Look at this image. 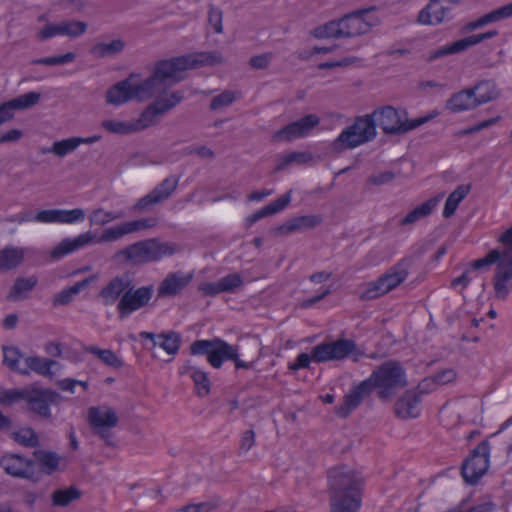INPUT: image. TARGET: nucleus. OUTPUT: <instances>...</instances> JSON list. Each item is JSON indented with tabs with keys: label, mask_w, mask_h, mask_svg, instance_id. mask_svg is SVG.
<instances>
[{
	"label": "nucleus",
	"mask_w": 512,
	"mask_h": 512,
	"mask_svg": "<svg viewBox=\"0 0 512 512\" xmlns=\"http://www.w3.org/2000/svg\"><path fill=\"white\" fill-rule=\"evenodd\" d=\"M180 177L171 175L156 185L147 195L141 197L131 207L136 213L151 211L156 205L162 204L169 199L179 185Z\"/></svg>",
	"instance_id": "nucleus-13"
},
{
	"label": "nucleus",
	"mask_w": 512,
	"mask_h": 512,
	"mask_svg": "<svg viewBox=\"0 0 512 512\" xmlns=\"http://www.w3.org/2000/svg\"><path fill=\"white\" fill-rule=\"evenodd\" d=\"M512 17V2L481 16L484 26Z\"/></svg>",
	"instance_id": "nucleus-54"
},
{
	"label": "nucleus",
	"mask_w": 512,
	"mask_h": 512,
	"mask_svg": "<svg viewBox=\"0 0 512 512\" xmlns=\"http://www.w3.org/2000/svg\"><path fill=\"white\" fill-rule=\"evenodd\" d=\"M291 220L294 232H296L303 229H312L317 227L322 222V217L319 215H303Z\"/></svg>",
	"instance_id": "nucleus-55"
},
{
	"label": "nucleus",
	"mask_w": 512,
	"mask_h": 512,
	"mask_svg": "<svg viewBox=\"0 0 512 512\" xmlns=\"http://www.w3.org/2000/svg\"><path fill=\"white\" fill-rule=\"evenodd\" d=\"M25 402L27 410L34 415L45 419H51V405H58L62 396L55 390L30 386L26 392Z\"/></svg>",
	"instance_id": "nucleus-11"
},
{
	"label": "nucleus",
	"mask_w": 512,
	"mask_h": 512,
	"mask_svg": "<svg viewBox=\"0 0 512 512\" xmlns=\"http://www.w3.org/2000/svg\"><path fill=\"white\" fill-rule=\"evenodd\" d=\"M41 98L39 92L31 91L0 104V125L14 117L15 110L28 109L36 105Z\"/></svg>",
	"instance_id": "nucleus-22"
},
{
	"label": "nucleus",
	"mask_w": 512,
	"mask_h": 512,
	"mask_svg": "<svg viewBox=\"0 0 512 512\" xmlns=\"http://www.w3.org/2000/svg\"><path fill=\"white\" fill-rule=\"evenodd\" d=\"M87 24L82 21H63L58 24H47L40 31V39L47 40L58 35H66L72 38L84 34Z\"/></svg>",
	"instance_id": "nucleus-24"
},
{
	"label": "nucleus",
	"mask_w": 512,
	"mask_h": 512,
	"mask_svg": "<svg viewBox=\"0 0 512 512\" xmlns=\"http://www.w3.org/2000/svg\"><path fill=\"white\" fill-rule=\"evenodd\" d=\"M132 280L126 273L117 275L99 291L98 297L102 299L105 306H110L119 301L124 293L130 288Z\"/></svg>",
	"instance_id": "nucleus-21"
},
{
	"label": "nucleus",
	"mask_w": 512,
	"mask_h": 512,
	"mask_svg": "<svg viewBox=\"0 0 512 512\" xmlns=\"http://www.w3.org/2000/svg\"><path fill=\"white\" fill-rule=\"evenodd\" d=\"M57 362L52 359L41 358L38 356L26 357L24 359L23 369H19V373L22 375H28L30 371H33L39 375L52 376L51 367Z\"/></svg>",
	"instance_id": "nucleus-34"
},
{
	"label": "nucleus",
	"mask_w": 512,
	"mask_h": 512,
	"mask_svg": "<svg viewBox=\"0 0 512 512\" xmlns=\"http://www.w3.org/2000/svg\"><path fill=\"white\" fill-rule=\"evenodd\" d=\"M441 198L442 195L440 194L417 206L400 220L399 225L402 227L412 226L417 221L429 216L434 211Z\"/></svg>",
	"instance_id": "nucleus-31"
},
{
	"label": "nucleus",
	"mask_w": 512,
	"mask_h": 512,
	"mask_svg": "<svg viewBox=\"0 0 512 512\" xmlns=\"http://www.w3.org/2000/svg\"><path fill=\"white\" fill-rule=\"evenodd\" d=\"M125 43L121 39L112 40L110 43H97L95 44L90 52L95 57L105 58L114 56L123 51Z\"/></svg>",
	"instance_id": "nucleus-45"
},
{
	"label": "nucleus",
	"mask_w": 512,
	"mask_h": 512,
	"mask_svg": "<svg viewBox=\"0 0 512 512\" xmlns=\"http://www.w3.org/2000/svg\"><path fill=\"white\" fill-rule=\"evenodd\" d=\"M75 57H76V55L73 52H68L63 55L35 59L32 61V64L47 65V66L63 65V64L70 63V62L74 61Z\"/></svg>",
	"instance_id": "nucleus-57"
},
{
	"label": "nucleus",
	"mask_w": 512,
	"mask_h": 512,
	"mask_svg": "<svg viewBox=\"0 0 512 512\" xmlns=\"http://www.w3.org/2000/svg\"><path fill=\"white\" fill-rule=\"evenodd\" d=\"M499 242L503 245V249H493L488 252L486 256L483 258L476 259L471 262V268L474 270H479L483 268L490 267L492 264L501 263L504 259V255L507 250L512 248V224L511 227L508 228L500 237Z\"/></svg>",
	"instance_id": "nucleus-26"
},
{
	"label": "nucleus",
	"mask_w": 512,
	"mask_h": 512,
	"mask_svg": "<svg viewBox=\"0 0 512 512\" xmlns=\"http://www.w3.org/2000/svg\"><path fill=\"white\" fill-rule=\"evenodd\" d=\"M376 127L379 126L387 135H402L414 130L434 118V114L416 119H408L405 109L391 105L378 107L370 113Z\"/></svg>",
	"instance_id": "nucleus-4"
},
{
	"label": "nucleus",
	"mask_w": 512,
	"mask_h": 512,
	"mask_svg": "<svg viewBox=\"0 0 512 512\" xmlns=\"http://www.w3.org/2000/svg\"><path fill=\"white\" fill-rule=\"evenodd\" d=\"M191 355H205L209 364L218 369L225 360L236 358V346L220 338L196 340L190 345Z\"/></svg>",
	"instance_id": "nucleus-9"
},
{
	"label": "nucleus",
	"mask_w": 512,
	"mask_h": 512,
	"mask_svg": "<svg viewBox=\"0 0 512 512\" xmlns=\"http://www.w3.org/2000/svg\"><path fill=\"white\" fill-rule=\"evenodd\" d=\"M235 100L236 97L234 92L225 90L211 100L209 108L212 111H216L222 107L231 105Z\"/></svg>",
	"instance_id": "nucleus-60"
},
{
	"label": "nucleus",
	"mask_w": 512,
	"mask_h": 512,
	"mask_svg": "<svg viewBox=\"0 0 512 512\" xmlns=\"http://www.w3.org/2000/svg\"><path fill=\"white\" fill-rule=\"evenodd\" d=\"M83 351L96 356L102 363L114 369H120L124 362L110 349H101L94 345H84Z\"/></svg>",
	"instance_id": "nucleus-37"
},
{
	"label": "nucleus",
	"mask_w": 512,
	"mask_h": 512,
	"mask_svg": "<svg viewBox=\"0 0 512 512\" xmlns=\"http://www.w3.org/2000/svg\"><path fill=\"white\" fill-rule=\"evenodd\" d=\"M28 387H25L23 389H12V390H5L0 394V403L3 405H10L13 402L17 400H24L27 397Z\"/></svg>",
	"instance_id": "nucleus-61"
},
{
	"label": "nucleus",
	"mask_w": 512,
	"mask_h": 512,
	"mask_svg": "<svg viewBox=\"0 0 512 512\" xmlns=\"http://www.w3.org/2000/svg\"><path fill=\"white\" fill-rule=\"evenodd\" d=\"M377 136L376 124L371 114L357 116L352 125L345 128L332 142L333 151L341 153L374 140Z\"/></svg>",
	"instance_id": "nucleus-7"
},
{
	"label": "nucleus",
	"mask_w": 512,
	"mask_h": 512,
	"mask_svg": "<svg viewBox=\"0 0 512 512\" xmlns=\"http://www.w3.org/2000/svg\"><path fill=\"white\" fill-rule=\"evenodd\" d=\"M312 35L317 39L326 38H344V32L342 30L341 18L331 20L323 25H320L313 29Z\"/></svg>",
	"instance_id": "nucleus-42"
},
{
	"label": "nucleus",
	"mask_w": 512,
	"mask_h": 512,
	"mask_svg": "<svg viewBox=\"0 0 512 512\" xmlns=\"http://www.w3.org/2000/svg\"><path fill=\"white\" fill-rule=\"evenodd\" d=\"M471 88L474 90V95L476 96L479 106L493 101L499 96L497 86L492 80H482Z\"/></svg>",
	"instance_id": "nucleus-38"
},
{
	"label": "nucleus",
	"mask_w": 512,
	"mask_h": 512,
	"mask_svg": "<svg viewBox=\"0 0 512 512\" xmlns=\"http://www.w3.org/2000/svg\"><path fill=\"white\" fill-rule=\"evenodd\" d=\"M192 276L182 272L169 273L157 289L159 298L173 297L179 294L191 281Z\"/></svg>",
	"instance_id": "nucleus-28"
},
{
	"label": "nucleus",
	"mask_w": 512,
	"mask_h": 512,
	"mask_svg": "<svg viewBox=\"0 0 512 512\" xmlns=\"http://www.w3.org/2000/svg\"><path fill=\"white\" fill-rule=\"evenodd\" d=\"M95 240V235L92 232H86L78 235L75 238H65L61 240L50 252V257L53 260H59L81 248L90 244Z\"/></svg>",
	"instance_id": "nucleus-27"
},
{
	"label": "nucleus",
	"mask_w": 512,
	"mask_h": 512,
	"mask_svg": "<svg viewBox=\"0 0 512 512\" xmlns=\"http://www.w3.org/2000/svg\"><path fill=\"white\" fill-rule=\"evenodd\" d=\"M126 234V230L124 228V224L121 223L114 227L106 228L101 236L96 240L97 243H108V242H114L122 237H124Z\"/></svg>",
	"instance_id": "nucleus-56"
},
{
	"label": "nucleus",
	"mask_w": 512,
	"mask_h": 512,
	"mask_svg": "<svg viewBox=\"0 0 512 512\" xmlns=\"http://www.w3.org/2000/svg\"><path fill=\"white\" fill-rule=\"evenodd\" d=\"M272 58L273 54L271 52L259 54L250 58L249 65L254 69H266Z\"/></svg>",
	"instance_id": "nucleus-64"
},
{
	"label": "nucleus",
	"mask_w": 512,
	"mask_h": 512,
	"mask_svg": "<svg viewBox=\"0 0 512 512\" xmlns=\"http://www.w3.org/2000/svg\"><path fill=\"white\" fill-rule=\"evenodd\" d=\"M85 219V211L81 208L72 210L60 209V223H76Z\"/></svg>",
	"instance_id": "nucleus-62"
},
{
	"label": "nucleus",
	"mask_w": 512,
	"mask_h": 512,
	"mask_svg": "<svg viewBox=\"0 0 512 512\" xmlns=\"http://www.w3.org/2000/svg\"><path fill=\"white\" fill-rule=\"evenodd\" d=\"M126 234H132L138 231L147 230L155 227L158 224V220L155 217H148L142 219H136L128 222H123Z\"/></svg>",
	"instance_id": "nucleus-52"
},
{
	"label": "nucleus",
	"mask_w": 512,
	"mask_h": 512,
	"mask_svg": "<svg viewBox=\"0 0 512 512\" xmlns=\"http://www.w3.org/2000/svg\"><path fill=\"white\" fill-rule=\"evenodd\" d=\"M409 266L410 260L402 259L379 277L387 292H390L406 280L409 274Z\"/></svg>",
	"instance_id": "nucleus-30"
},
{
	"label": "nucleus",
	"mask_w": 512,
	"mask_h": 512,
	"mask_svg": "<svg viewBox=\"0 0 512 512\" xmlns=\"http://www.w3.org/2000/svg\"><path fill=\"white\" fill-rule=\"evenodd\" d=\"M180 250L179 245L172 242H160L156 238L138 241L118 250L113 258L124 260L134 265L159 261L163 257L172 256Z\"/></svg>",
	"instance_id": "nucleus-3"
},
{
	"label": "nucleus",
	"mask_w": 512,
	"mask_h": 512,
	"mask_svg": "<svg viewBox=\"0 0 512 512\" xmlns=\"http://www.w3.org/2000/svg\"><path fill=\"white\" fill-rule=\"evenodd\" d=\"M290 201L291 191H288L286 194L280 196L273 202L269 203L260 210L248 216L246 219L247 224L252 225L264 217L271 216L280 212L290 203Z\"/></svg>",
	"instance_id": "nucleus-32"
},
{
	"label": "nucleus",
	"mask_w": 512,
	"mask_h": 512,
	"mask_svg": "<svg viewBox=\"0 0 512 512\" xmlns=\"http://www.w3.org/2000/svg\"><path fill=\"white\" fill-rule=\"evenodd\" d=\"M81 497V491L76 487L58 489L52 494V504L58 507L68 506L71 502Z\"/></svg>",
	"instance_id": "nucleus-46"
},
{
	"label": "nucleus",
	"mask_w": 512,
	"mask_h": 512,
	"mask_svg": "<svg viewBox=\"0 0 512 512\" xmlns=\"http://www.w3.org/2000/svg\"><path fill=\"white\" fill-rule=\"evenodd\" d=\"M356 350V343L351 339H338L334 342H323L312 348L311 354L300 353L295 362L288 365L289 370L309 368L313 360L317 363L342 360Z\"/></svg>",
	"instance_id": "nucleus-6"
},
{
	"label": "nucleus",
	"mask_w": 512,
	"mask_h": 512,
	"mask_svg": "<svg viewBox=\"0 0 512 512\" xmlns=\"http://www.w3.org/2000/svg\"><path fill=\"white\" fill-rule=\"evenodd\" d=\"M79 147V141H76V137H70L60 141H55L49 150L52 154L58 157H65L69 153L73 152Z\"/></svg>",
	"instance_id": "nucleus-51"
},
{
	"label": "nucleus",
	"mask_w": 512,
	"mask_h": 512,
	"mask_svg": "<svg viewBox=\"0 0 512 512\" xmlns=\"http://www.w3.org/2000/svg\"><path fill=\"white\" fill-rule=\"evenodd\" d=\"M34 218L41 223H60V209L41 210Z\"/></svg>",
	"instance_id": "nucleus-63"
},
{
	"label": "nucleus",
	"mask_w": 512,
	"mask_h": 512,
	"mask_svg": "<svg viewBox=\"0 0 512 512\" xmlns=\"http://www.w3.org/2000/svg\"><path fill=\"white\" fill-rule=\"evenodd\" d=\"M24 260V250L8 246L0 250V271H9L16 268Z\"/></svg>",
	"instance_id": "nucleus-35"
},
{
	"label": "nucleus",
	"mask_w": 512,
	"mask_h": 512,
	"mask_svg": "<svg viewBox=\"0 0 512 512\" xmlns=\"http://www.w3.org/2000/svg\"><path fill=\"white\" fill-rule=\"evenodd\" d=\"M375 10V7L368 9H360L344 15L341 18L342 30L344 38H353L368 33L373 23L365 20L364 15Z\"/></svg>",
	"instance_id": "nucleus-18"
},
{
	"label": "nucleus",
	"mask_w": 512,
	"mask_h": 512,
	"mask_svg": "<svg viewBox=\"0 0 512 512\" xmlns=\"http://www.w3.org/2000/svg\"><path fill=\"white\" fill-rule=\"evenodd\" d=\"M184 99V93L180 90L169 92L166 96L156 97L140 114L136 121L135 129L144 130L157 125L161 118L180 104Z\"/></svg>",
	"instance_id": "nucleus-8"
},
{
	"label": "nucleus",
	"mask_w": 512,
	"mask_h": 512,
	"mask_svg": "<svg viewBox=\"0 0 512 512\" xmlns=\"http://www.w3.org/2000/svg\"><path fill=\"white\" fill-rule=\"evenodd\" d=\"M38 283L36 276L18 277L16 278L9 294L8 299L20 300L27 297V294L32 291Z\"/></svg>",
	"instance_id": "nucleus-39"
},
{
	"label": "nucleus",
	"mask_w": 512,
	"mask_h": 512,
	"mask_svg": "<svg viewBox=\"0 0 512 512\" xmlns=\"http://www.w3.org/2000/svg\"><path fill=\"white\" fill-rule=\"evenodd\" d=\"M102 127L111 133L117 134H128L136 131L134 124L115 120H104L102 122Z\"/></svg>",
	"instance_id": "nucleus-58"
},
{
	"label": "nucleus",
	"mask_w": 512,
	"mask_h": 512,
	"mask_svg": "<svg viewBox=\"0 0 512 512\" xmlns=\"http://www.w3.org/2000/svg\"><path fill=\"white\" fill-rule=\"evenodd\" d=\"M33 456L43 473L51 475L58 469L60 456L57 453L40 449L35 450Z\"/></svg>",
	"instance_id": "nucleus-40"
},
{
	"label": "nucleus",
	"mask_w": 512,
	"mask_h": 512,
	"mask_svg": "<svg viewBox=\"0 0 512 512\" xmlns=\"http://www.w3.org/2000/svg\"><path fill=\"white\" fill-rule=\"evenodd\" d=\"M123 216V212L105 211L102 208H97L91 212L89 221L91 225L104 226L111 221L122 218Z\"/></svg>",
	"instance_id": "nucleus-47"
},
{
	"label": "nucleus",
	"mask_w": 512,
	"mask_h": 512,
	"mask_svg": "<svg viewBox=\"0 0 512 512\" xmlns=\"http://www.w3.org/2000/svg\"><path fill=\"white\" fill-rule=\"evenodd\" d=\"M222 63H224V58L217 51L195 52L159 60L154 64L152 74L144 81L137 83L140 102L153 97L168 95L167 89L182 80L181 77H177V74L181 71Z\"/></svg>",
	"instance_id": "nucleus-1"
},
{
	"label": "nucleus",
	"mask_w": 512,
	"mask_h": 512,
	"mask_svg": "<svg viewBox=\"0 0 512 512\" xmlns=\"http://www.w3.org/2000/svg\"><path fill=\"white\" fill-rule=\"evenodd\" d=\"M310 158L311 156L305 152H291L286 155H281L277 158V164L274 168V171L280 172L292 163H305L310 160Z\"/></svg>",
	"instance_id": "nucleus-49"
},
{
	"label": "nucleus",
	"mask_w": 512,
	"mask_h": 512,
	"mask_svg": "<svg viewBox=\"0 0 512 512\" xmlns=\"http://www.w3.org/2000/svg\"><path fill=\"white\" fill-rule=\"evenodd\" d=\"M454 18L452 8L444 5L440 0H429L428 4L420 10L417 22L422 25H440Z\"/></svg>",
	"instance_id": "nucleus-17"
},
{
	"label": "nucleus",
	"mask_w": 512,
	"mask_h": 512,
	"mask_svg": "<svg viewBox=\"0 0 512 512\" xmlns=\"http://www.w3.org/2000/svg\"><path fill=\"white\" fill-rule=\"evenodd\" d=\"M134 77L135 75L131 74L128 78L110 87L106 92V102L119 106L133 99L140 101L138 86L132 83Z\"/></svg>",
	"instance_id": "nucleus-19"
},
{
	"label": "nucleus",
	"mask_w": 512,
	"mask_h": 512,
	"mask_svg": "<svg viewBox=\"0 0 512 512\" xmlns=\"http://www.w3.org/2000/svg\"><path fill=\"white\" fill-rule=\"evenodd\" d=\"M181 374H189L194 382L196 393L200 397H204L210 392V380L206 372L195 367L188 361L181 371Z\"/></svg>",
	"instance_id": "nucleus-33"
},
{
	"label": "nucleus",
	"mask_w": 512,
	"mask_h": 512,
	"mask_svg": "<svg viewBox=\"0 0 512 512\" xmlns=\"http://www.w3.org/2000/svg\"><path fill=\"white\" fill-rule=\"evenodd\" d=\"M220 282V290L223 292H234L237 288L243 285V279L238 273L228 274L221 279Z\"/></svg>",
	"instance_id": "nucleus-59"
},
{
	"label": "nucleus",
	"mask_w": 512,
	"mask_h": 512,
	"mask_svg": "<svg viewBox=\"0 0 512 512\" xmlns=\"http://www.w3.org/2000/svg\"><path fill=\"white\" fill-rule=\"evenodd\" d=\"M387 293L382 280L378 277L375 281L368 282L365 285L359 297L361 300L368 301L377 299Z\"/></svg>",
	"instance_id": "nucleus-50"
},
{
	"label": "nucleus",
	"mask_w": 512,
	"mask_h": 512,
	"mask_svg": "<svg viewBox=\"0 0 512 512\" xmlns=\"http://www.w3.org/2000/svg\"><path fill=\"white\" fill-rule=\"evenodd\" d=\"M366 380L372 390H377V396L381 400L391 399L398 390L408 385L405 369L396 360L385 361Z\"/></svg>",
	"instance_id": "nucleus-5"
},
{
	"label": "nucleus",
	"mask_w": 512,
	"mask_h": 512,
	"mask_svg": "<svg viewBox=\"0 0 512 512\" xmlns=\"http://www.w3.org/2000/svg\"><path fill=\"white\" fill-rule=\"evenodd\" d=\"M4 358L3 363L10 370L19 373V369H23V366L19 365L20 359L23 358V354L17 347H4Z\"/></svg>",
	"instance_id": "nucleus-53"
},
{
	"label": "nucleus",
	"mask_w": 512,
	"mask_h": 512,
	"mask_svg": "<svg viewBox=\"0 0 512 512\" xmlns=\"http://www.w3.org/2000/svg\"><path fill=\"white\" fill-rule=\"evenodd\" d=\"M471 185H459L446 199L443 216L450 218L457 210L460 202L469 194Z\"/></svg>",
	"instance_id": "nucleus-41"
},
{
	"label": "nucleus",
	"mask_w": 512,
	"mask_h": 512,
	"mask_svg": "<svg viewBox=\"0 0 512 512\" xmlns=\"http://www.w3.org/2000/svg\"><path fill=\"white\" fill-rule=\"evenodd\" d=\"M95 279L96 276H90L66 289H63L54 297L53 305L58 306L69 304L73 300L74 296H76L84 288L88 287L93 281H95Z\"/></svg>",
	"instance_id": "nucleus-36"
},
{
	"label": "nucleus",
	"mask_w": 512,
	"mask_h": 512,
	"mask_svg": "<svg viewBox=\"0 0 512 512\" xmlns=\"http://www.w3.org/2000/svg\"><path fill=\"white\" fill-rule=\"evenodd\" d=\"M512 248L506 251L504 259L497 265L493 276L494 297L506 300L512 289Z\"/></svg>",
	"instance_id": "nucleus-16"
},
{
	"label": "nucleus",
	"mask_w": 512,
	"mask_h": 512,
	"mask_svg": "<svg viewBox=\"0 0 512 512\" xmlns=\"http://www.w3.org/2000/svg\"><path fill=\"white\" fill-rule=\"evenodd\" d=\"M0 466L13 477L30 479L34 475L35 460L19 454L5 455L0 460Z\"/></svg>",
	"instance_id": "nucleus-20"
},
{
	"label": "nucleus",
	"mask_w": 512,
	"mask_h": 512,
	"mask_svg": "<svg viewBox=\"0 0 512 512\" xmlns=\"http://www.w3.org/2000/svg\"><path fill=\"white\" fill-rule=\"evenodd\" d=\"M422 399L414 390H407L400 396L394 404L395 415L402 419H413L420 415L419 405Z\"/></svg>",
	"instance_id": "nucleus-25"
},
{
	"label": "nucleus",
	"mask_w": 512,
	"mask_h": 512,
	"mask_svg": "<svg viewBox=\"0 0 512 512\" xmlns=\"http://www.w3.org/2000/svg\"><path fill=\"white\" fill-rule=\"evenodd\" d=\"M445 107L453 113H459L473 110L479 107V105L474 95V90H472V88H466L452 94L446 101Z\"/></svg>",
	"instance_id": "nucleus-29"
},
{
	"label": "nucleus",
	"mask_w": 512,
	"mask_h": 512,
	"mask_svg": "<svg viewBox=\"0 0 512 512\" xmlns=\"http://www.w3.org/2000/svg\"><path fill=\"white\" fill-rule=\"evenodd\" d=\"M88 423L93 434L100 437L108 446H114L111 430L118 425L119 418L111 407L106 405L90 407Z\"/></svg>",
	"instance_id": "nucleus-10"
},
{
	"label": "nucleus",
	"mask_w": 512,
	"mask_h": 512,
	"mask_svg": "<svg viewBox=\"0 0 512 512\" xmlns=\"http://www.w3.org/2000/svg\"><path fill=\"white\" fill-rule=\"evenodd\" d=\"M320 117L316 114H308L297 121L291 122L277 130L272 139L275 142H290L297 138L307 136L316 126L320 124Z\"/></svg>",
	"instance_id": "nucleus-15"
},
{
	"label": "nucleus",
	"mask_w": 512,
	"mask_h": 512,
	"mask_svg": "<svg viewBox=\"0 0 512 512\" xmlns=\"http://www.w3.org/2000/svg\"><path fill=\"white\" fill-rule=\"evenodd\" d=\"M489 442H480L461 466V474L467 484H476L489 468Z\"/></svg>",
	"instance_id": "nucleus-12"
},
{
	"label": "nucleus",
	"mask_w": 512,
	"mask_h": 512,
	"mask_svg": "<svg viewBox=\"0 0 512 512\" xmlns=\"http://www.w3.org/2000/svg\"><path fill=\"white\" fill-rule=\"evenodd\" d=\"M153 286H141L134 289L133 282L130 288L122 295L117 304V313L120 320L129 317L135 311L146 307L153 297Z\"/></svg>",
	"instance_id": "nucleus-14"
},
{
	"label": "nucleus",
	"mask_w": 512,
	"mask_h": 512,
	"mask_svg": "<svg viewBox=\"0 0 512 512\" xmlns=\"http://www.w3.org/2000/svg\"><path fill=\"white\" fill-rule=\"evenodd\" d=\"M13 439L25 447L35 448L39 445V437L31 427H24L14 432Z\"/></svg>",
	"instance_id": "nucleus-48"
},
{
	"label": "nucleus",
	"mask_w": 512,
	"mask_h": 512,
	"mask_svg": "<svg viewBox=\"0 0 512 512\" xmlns=\"http://www.w3.org/2000/svg\"><path fill=\"white\" fill-rule=\"evenodd\" d=\"M467 49H468V46L465 41V38H462V39H459L451 44L439 47V48L431 51L428 54L426 61L428 63H431L437 59H440V58H443V57H446V56H449L452 54L461 53Z\"/></svg>",
	"instance_id": "nucleus-43"
},
{
	"label": "nucleus",
	"mask_w": 512,
	"mask_h": 512,
	"mask_svg": "<svg viewBox=\"0 0 512 512\" xmlns=\"http://www.w3.org/2000/svg\"><path fill=\"white\" fill-rule=\"evenodd\" d=\"M327 482L331 512H358L365 483L359 472L347 465L332 467Z\"/></svg>",
	"instance_id": "nucleus-2"
},
{
	"label": "nucleus",
	"mask_w": 512,
	"mask_h": 512,
	"mask_svg": "<svg viewBox=\"0 0 512 512\" xmlns=\"http://www.w3.org/2000/svg\"><path fill=\"white\" fill-rule=\"evenodd\" d=\"M158 341H154V346L159 345L169 355H175L181 345V335L177 332L160 333L157 335Z\"/></svg>",
	"instance_id": "nucleus-44"
},
{
	"label": "nucleus",
	"mask_w": 512,
	"mask_h": 512,
	"mask_svg": "<svg viewBox=\"0 0 512 512\" xmlns=\"http://www.w3.org/2000/svg\"><path fill=\"white\" fill-rule=\"evenodd\" d=\"M372 391L370 383L366 379L354 386L350 392L344 396L343 403L336 407L337 415L342 418L348 417Z\"/></svg>",
	"instance_id": "nucleus-23"
}]
</instances>
